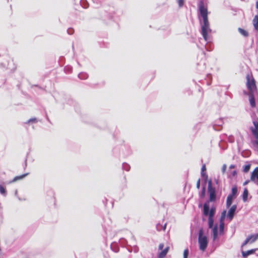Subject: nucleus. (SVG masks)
Here are the masks:
<instances>
[{
    "mask_svg": "<svg viewBox=\"0 0 258 258\" xmlns=\"http://www.w3.org/2000/svg\"><path fill=\"white\" fill-rule=\"evenodd\" d=\"M198 7L200 15L203 19V24L201 26V33L204 39L206 41L208 39V33L211 32L208 18V9L207 7L205 6L203 1H200L199 2Z\"/></svg>",
    "mask_w": 258,
    "mask_h": 258,
    "instance_id": "f257e3e1",
    "label": "nucleus"
},
{
    "mask_svg": "<svg viewBox=\"0 0 258 258\" xmlns=\"http://www.w3.org/2000/svg\"><path fill=\"white\" fill-rule=\"evenodd\" d=\"M198 241L200 250L203 251H205L207 247L208 239L206 236L203 235V229H200L199 231Z\"/></svg>",
    "mask_w": 258,
    "mask_h": 258,
    "instance_id": "f03ea898",
    "label": "nucleus"
},
{
    "mask_svg": "<svg viewBox=\"0 0 258 258\" xmlns=\"http://www.w3.org/2000/svg\"><path fill=\"white\" fill-rule=\"evenodd\" d=\"M251 78H250L249 75H247L246 76V86L249 90V93H253L254 90H256V87L255 84V82L252 76H251Z\"/></svg>",
    "mask_w": 258,
    "mask_h": 258,
    "instance_id": "7ed1b4c3",
    "label": "nucleus"
},
{
    "mask_svg": "<svg viewBox=\"0 0 258 258\" xmlns=\"http://www.w3.org/2000/svg\"><path fill=\"white\" fill-rule=\"evenodd\" d=\"M253 124L254 127H251L250 129L256 140L252 141V143L253 145H256L258 147V121H253Z\"/></svg>",
    "mask_w": 258,
    "mask_h": 258,
    "instance_id": "20e7f679",
    "label": "nucleus"
},
{
    "mask_svg": "<svg viewBox=\"0 0 258 258\" xmlns=\"http://www.w3.org/2000/svg\"><path fill=\"white\" fill-rule=\"evenodd\" d=\"M208 193L209 194V200L213 202L216 200V192L214 187H212V181L210 180L208 183Z\"/></svg>",
    "mask_w": 258,
    "mask_h": 258,
    "instance_id": "39448f33",
    "label": "nucleus"
},
{
    "mask_svg": "<svg viewBox=\"0 0 258 258\" xmlns=\"http://www.w3.org/2000/svg\"><path fill=\"white\" fill-rule=\"evenodd\" d=\"M215 213V208H212L209 211V205L206 203H205L204 204V209H203V213H204V215H205V216L209 215V217L213 218Z\"/></svg>",
    "mask_w": 258,
    "mask_h": 258,
    "instance_id": "423d86ee",
    "label": "nucleus"
},
{
    "mask_svg": "<svg viewBox=\"0 0 258 258\" xmlns=\"http://www.w3.org/2000/svg\"><path fill=\"white\" fill-rule=\"evenodd\" d=\"M164 246V245L162 243H160L159 245V247H158L159 249L161 250V251L158 253V258H164L166 256L168 252L169 251V250L170 248L169 246H167L164 249H163Z\"/></svg>",
    "mask_w": 258,
    "mask_h": 258,
    "instance_id": "0eeeda50",
    "label": "nucleus"
},
{
    "mask_svg": "<svg viewBox=\"0 0 258 258\" xmlns=\"http://www.w3.org/2000/svg\"><path fill=\"white\" fill-rule=\"evenodd\" d=\"M258 239V233L254 235H251L248 236L244 242L242 243L241 246L243 247L246 245L247 243H252Z\"/></svg>",
    "mask_w": 258,
    "mask_h": 258,
    "instance_id": "6e6552de",
    "label": "nucleus"
},
{
    "mask_svg": "<svg viewBox=\"0 0 258 258\" xmlns=\"http://www.w3.org/2000/svg\"><path fill=\"white\" fill-rule=\"evenodd\" d=\"M250 180L254 182L258 181V167H255L252 172L250 176Z\"/></svg>",
    "mask_w": 258,
    "mask_h": 258,
    "instance_id": "1a4fd4ad",
    "label": "nucleus"
},
{
    "mask_svg": "<svg viewBox=\"0 0 258 258\" xmlns=\"http://www.w3.org/2000/svg\"><path fill=\"white\" fill-rule=\"evenodd\" d=\"M236 208L237 206L235 205H233L230 208L228 213V217L230 220H231L233 219Z\"/></svg>",
    "mask_w": 258,
    "mask_h": 258,
    "instance_id": "9d476101",
    "label": "nucleus"
},
{
    "mask_svg": "<svg viewBox=\"0 0 258 258\" xmlns=\"http://www.w3.org/2000/svg\"><path fill=\"white\" fill-rule=\"evenodd\" d=\"M258 248L251 249L247 251H242V255L244 258H246L248 255L253 254Z\"/></svg>",
    "mask_w": 258,
    "mask_h": 258,
    "instance_id": "9b49d317",
    "label": "nucleus"
},
{
    "mask_svg": "<svg viewBox=\"0 0 258 258\" xmlns=\"http://www.w3.org/2000/svg\"><path fill=\"white\" fill-rule=\"evenodd\" d=\"M249 101L250 105L252 107H255V99L253 95V93H249Z\"/></svg>",
    "mask_w": 258,
    "mask_h": 258,
    "instance_id": "f8f14e48",
    "label": "nucleus"
},
{
    "mask_svg": "<svg viewBox=\"0 0 258 258\" xmlns=\"http://www.w3.org/2000/svg\"><path fill=\"white\" fill-rule=\"evenodd\" d=\"M234 198V197H232L230 195L228 196L227 200H226V206L227 208H229L231 206V205L232 203V202H233V199Z\"/></svg>",
    "mask_w": 258,
    "mask_h": 258,
    "instance_id": "ddd939ff",
    "label": "nucleus"
},
{
    "mask_svg": "<svg viewBox=\"0 0 258 258\" xmlns=\"http://www.w3.org/2000/svg\"><path fill=\"white\" fill-rule=\"evenodd\" d=\"M252 23L253 25V26L254 27V29L258 31V16L256 15L254 16L253 21Z\"/></svg>",
    "mask_w": 258,
    "mask_h": 258,
    "instance_id": "4468645a",
    "label": "nucleus"
},
{
    "mask_svg": "<svg viewBox=\"0 0 258 258\" xmlns=\"http://www.w3.org/2000/svg\"><path fill=\"white\" fill-rule=\"evenodd\" d=\"M28 174V173H25V174H22L19 176H17L14 178V179H13L12 182H16L19 180L22 179L24 177H25Z\"/></svg>",
    "mask_w": 258,
    "mask_h": 258,
    "instance_id": "2eb2a0df",
    "label": "nucleus"
},
{
    "mask_svg": "<svg viewBox=\"0 0 258 258\" xmlns=\"http://www.w3.org/2000/svg\"><path fill=\"white\" fill-rule=\"evenodd\" d=\"M237 188L236 185H234L232 188L231 193L230 194H229V195L235 198L237 195Z\"/></svg>",
    "mask_w": 258,
    "mask_h": 258,
    "instance_id": "dca6fc26",
    "label": "nucleus"
},
{
    "mask_svg": "<svg viewBox=\"0 0 258 258\" xmlns=\"http://www.w3.org/2000/svg\"><path fill=\"white\" fill-rule=\"evenodd\" d=\"M213 239L215 240L218 236V227L217 226H215L213 229Z\"/></svg>",
    "mask_w": 258,
    "mask_h": 258,
    "instance_id": "f3484780",
    "label": "nucleus"
},
{
    "mask_svg": "<svg viewBox=\"0 0 258 258\" xmlns=\"http://www.w3.org/2000/svg\"><path fill=\"white\" fill-rule=\"evenodd\" d=\"M238 30L239 32L243 36H244L245 37H247L248 36V33L246 30H245L241 28H239Z\"/></svg>",
    "mask_w": 258,
    "mask_h": 258,
    "instance_id": "a211bd4d",
    "label": "nucleus"
},
{
    "mask_svg": "<svg viewBox=\"0 0 258 258\" xmlns=\"http://www.w3.org/2000/svg\"><path fill=\"white\" fill-rule=\"evenodd\" d=\"M248 191L247 189L245 188L244 189L243 195H242V198H243V200L244 201H246L247 200V197H248Z\"/></svg>",
    "mask_w": 258,
    "mask_h": 258,
    "instance_id": "6ab92c4d",
    "label": "nucleus"
},
{
    "mask_svg": "<svg viewBox=\"0 0 258 258\" xmlns=\"http://www.w3.org/2000/svg\"><path fill=\"white\" fill-rule=\"evenodd\" d=\"M201 175L203 177H207V175L205 173V171L206 170V165L204 164L202 166V169H201Z\"/></svg>",
    "mask_w": 258,
    "mask_h": 258,
    "instance_id": "aec40b11",
    "label": "nucleus"
},
{
    "mask_svg": "<svg viewBox=\"0 0 258 258\" xmlns=\"http://www.w3.org/2000/svg\"><path fill=\"white\" fill-rule=\"evenodd\" d=\"M0 193L4 196H6L7 194L5 188L1 184H0Z\"/></svg>",
    "mask_w": 258,
    "mask_h": 258,
    "instance_id": "412c9836",
    "label": "nucleus"
},
{
    "mask_svg": "<svg viewBox=\"0 0 258 258\" xmlns=\"http://www.w3.org/2000/svg\"><path fill=\"white\" fill-rule=\"evenodd\" d=\"M208 224H209V227L210 228H211L213 226L214 224V220L213 218H210L209 217L208 219Z\"/></svg>",
    "mask_w": 258,
    "mask_h": 258,
    "instance_id": "4be33fe9",
    "label": "nucleus"
},
{
    "mask_svg": "<svg viewBox=\"0 0 258 258\" xmlns=\"http://www.w3.org/2000/svg\"><path fill=\"white\" fill-rule=\"evenodd\" d=\"M224 228V221H220V225H219V229H220V233H223Z\"/></svg>",
    "mask_w": 258,
    "mask_h": 258,
    "instance_id": "5701e85b",
    "label": "nucleus"
},
{
    "mask_svg": "<svg viewBox=\"0 0 258 258\" xmlns=\"http://www.w3.org/2000/svg\"><path fill=\"white\" fill-rule=\"evenodd\" d=\"M250 168V164L245 165L244 167V169H243V172H244L245 173L247 172L249 170Z\"/></svg>",
    "mask_w": 258,
    "mask_h": 258,
    "instance_id": "b1692460",
    "label": "nucleus"
},
{
    "mask_svg": "<svg viewBox=\"0 0 258 258\" xmlns=\"http://www.w3.org/2000/svg\"><path fill=\"white\" fill-rule=\"evenodd\" d=\"M226 213V210H224L222 212V213L221 214L220 221H224V220L225 217Z\"/></svg>",
    "mask_w": 258,
    "mask_h": 258,
    "instance_id": "393cba45",
    "label": "nucleus"
},
{
    "mask_svg": "<svg viewBox=\"0 0 258 258\" xmlns=\"http://www.w3.org/2000/svg\"><path fill=\"white\" fill-rule=\"evenodd\" d=\"M188 255V250L187 249H184L183 251V258H187Z\"/></svg>",
    "mask_w": 258,
    "mask_h": 258,
    "instance_id": "a878e982",
    "label": "nucleus"
},
{
    "mask_svg": "<svg viewBox=\"0 0 258 258\" xmlns=\"http://www.w3.org/2000/svg\"><path fill=\"white\" fill-rule=\"evenodd\" d=\"M185 0H178V4L180 8L183 6Z\"/></svg>",
    "mask_w": 258,
    "mask_h": 258,
    "instance_id": "bb28decb",
    "label": "nucleus"
},
{
    "mask_svg": "<svg viewBox=\"0 0 258 258\" xmlns=\"http://www.w3.org/2000/svg\"><path fill=\"white\" fill-rule=\"evenodd\" d=\"M200 186V179H199L197 182V187L199 189Z\"/></svg>",
    "mask_w": 258,
    "mask_h": 258,
    "instance_id": "cd10ccee",
    "label": "nucleus"
},
{
    "mask_svg": "<svg viewBox=\"0 0 258 258\" xmlns=\"http://www.w3.org/2000/svg\"><path fill=\"white\" fill-rule=\"evenodd\" d=\"M226 166L225 165H224L223 166V168H222V170H223V172H224L225 170H226Z\"/></svg>",
    "mask_w": 258,
    "mask_h": 258,
    "instance_id": "c85d7f7f",
    "label": "nucleus"
},
{
    "mask_svg": "<svg viewBox=\"0 0 258 258\" xmlns=\"http://www.w3.org/2000/svg\"><path fill=\"white\" fill-rule=\"evenodd\" d=\"M159 226H160V225H157V230H158V231L161 230V228H160V227H159Z\"/></svg>",
    "mask_w": 258,
    "mask_h": 258,
    "instance_id": "c756f323",
    "label": "nucleus"
},
{
    "mask_svg": "<svg viewBox=\"0 0 258 258\" xmlns=\"http://www.w3.org/2000/svg\"><path fill=\"white\" fill-rule=\"evenodd\" d=\"M248 182H249V180H246V181H245L244 182L243 185H246Z\"/></svg>",
    "mask_w": 258,
    "mask_h": 258,
    "instance_id": "7c9ffc66",
    "label": "nucleus"
},
{
    "mask_svg": "<svg viewBox=\"0 0 258 258\" xmlns=\"http://www.w3.org/2000/svg\"><path fill=\"white\" fill-rule=\"evenodd\" d=\"M166 224L164 225V226L163 227V230H165L166 229Z\"/></svg>",
    "mask_w": 258,
    "mask_h": 258,
    "instance_id": "2f4dec72",
    "label": "nucleus"
},
{
    "mask_svg": "<svg viewBox=\"0 0 258 258\" xmlns=\"http://www.w3.org/2000/svg\"><path fill=\"white\" fill-rule=\"evenodd\" d=\"M236 174V171H233V175L234 176V175H235Z\"/></svg>",
    "mask_w": 258,
    "mask_h": 258,
    "instance_id": "473e14b6",
    "label": "nucleus"
},
{
    "mask_svg": "<svg viewBox=\"0 0 258 258\" xmlns=\"http://www.w3.org/2000/svg\"><path fill=\"white\" fill-rule=\"evenodd\" d=\"M256 8L258 9V2L256 3Z\"/></svg>",
    "mask_w": 258,
    "mask_h": 258,
    "instance_id": "72a5a7b5",
    "label": "nucleus"
},
{
    "mask_svg": "<svg viewBox=\"0 0 258 258\" xmlns=\"http://www.w3.org/2000/svg\"><path fill=\"white\" fill-rule=\"evenodd\" d=\"M204 193H205V188H204V189H203V195H204Z\"/></svg>",
    "mask_w": 258,
    "mask_h": 258,
    "instance_id": "f704fd0d",
    "label": "nucleus"
},
{
    "mask_svg": "<svg viewBox=\"0 0 258 258\" xmlns=\"http://www.w3.org/2000/svg\"><path fill=\"white\" fill-rule=\"evenodd\" d=\"M234 166L233 165H231V166H230V168H234Z\"/></svg>",
    "mask_w": 258,
    "mask_h": 258,
    "instance_id": "c9c22d12",
    "label": "nucleus"
}]
</instances>
